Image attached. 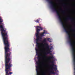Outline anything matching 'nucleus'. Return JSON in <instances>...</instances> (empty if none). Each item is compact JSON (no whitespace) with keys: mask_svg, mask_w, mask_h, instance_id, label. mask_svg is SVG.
<instances>
[{"mask_svg":"<svg viewBox=\"0 0 75 75\" xmlns=\"http://www.w3.org/2000/svg\"><path fill=\"white\" fill-rule=\"evenodd\" d=\"M49 2L50 4L51 5V7L54 11H55L56 13L57 14V15L58 16V18L61 22L62 23V24L63 26V27H64L65 26L64 23V22L62 21V19L61 18V15L59 14V12L56 9V8H55V5H54V2L53 1V0H47Z\"/></svg>","mask_w":75,"mask_h":75,"instance_id":"nucleus-1","label":"nucleus"},{"mask_svg":"<svg viewBox=\"0 0 75 75\" xmlns=\"http://www.w3.org/2000/svg\"><path fill=\"white\" fill-rule=\"evenodd\" d=\"M49 2L50 4L51 5V7L54 11H55L56 13L57 14V15L58 16V18L61 22L62 23V24L63 26V27H64L65 26L64 23V22L62 21V19L61 18V15L59 14V12L56 9V8H55V5H54V2L53 1V0H47Z\"/></svg>","mask_w":75,"mask_h":75,"instance_id":"nucleus-2","label":"nucleus"},{"mask_svg":"<svg viewBox=\"0 0 75 75\" xmlns=\"http://www.w3.org/2000/svg\"><path fill=\"white\" fill-rule=\"evenodd\" d=\"M47 40H46V38H45L42 41V42L43 43H45V46H46V50L47 51V52H46L45 53V54H46L47 55V54H50L51 52V49H52V47L51 46V47L50 48V46L48 45V44L47 43H46V42Z\"/></svg>","mask_w":75,"mask_h":75,"instance_id":"nucleus-3","label":"nucleus"},{"mask_svg":"<svg viewBox=\"0 0 75 75\" xmlns=\"http://www.w3.org/2000/svg\"><path fill=\"white\" fill-rule=\"evenodd\" d=\"M50 62L52 63V64L50 66L52 67L50 68V69L52 70V71H50V73L52 74H55V72H54V69L55 71H56L57 70V67L56 65H55L54 64V61H50Z\"/></svg>","mask_w":75,"mask_h":75,"instance_id":"nucleus-4","label":"nucleus"},{"mask_svg":"<svg viewBox=\"0 0 75 75\" xmlns=\"http://www.w3.org/2000/svg\"><path fill=\"white\" fill-rule=\"evenodd\" d=\"M68 35V38L69 39V42H70V44L72 47V50L74 51V42H72V38H71V35H70L69 34Z\"/></svg>","mask_w":75,"mask_h":75,"instance_id":"nucleus-5","label":"nucleus"},{"mask_svg":"<svg viewBox=\"0 0 75 75\" xmlns=\"http://www.w3.org/2000/svg\"><path fill=\"white\" fill-rule=\"evenodd\" d=\"M41 57H38V61L36 62V64L37 65H38V66H37V67H38V69H39V68H40V66H39L40 63L39 62H40V59H41Z\"/></svg>","mask_w":75,"mask_h":75,"instance_id":"nucleus-6","label":"nucleus"},{"mask_svg":"<svg viewBox=\"0 0 75 75\" xmlns=\"http://www.w3.org/2000/svg\"><path fill=\"white\" fill-rule=\"evenodd\" d=\"M39 40H40V39H36V47H37L38 48H39V45H40V43L38 42Z\"/></svg>","mask_w":75,"mask_h":75,"instance_id":"nucleus-7","label":"nucleus"},{"mask_svg":"<svg viewBox=\"0 0 75 75\" xmlns=\"http://www.w3.org/2000/svg\"><path fill=\"white\" fill-rule=\"evenodd\" d=\"M73 51V58H74V61L75 64V49H74V50H72Z\"/></svg>","mask_w":75,"mask_h":75,"instance_id":"nucleus-8","label":"nucleus"},{"mask_svg":"<svg viewBox=\"0 0 75 75\" xmlns=\"http://www.w3.org/2000/svg\"><path fill=\"white\" fill-rule=\"evenodd\" d=\"M39 66H36V70L37 71V75H40V73H39V69H38Z\"/></svg>","mask_w":75,"mask_h":75,"instance_id":"nucleus-9","label":"nucleus"},{"mask_svg":"<svg viewBox=\"0 0 75 75\" xmlns=\"http://www.w3.org/2000/svg\"><path fill=\"white\" fill-rule=\"evenodd\" d=\"M65 26H64L63 27V28L64 29L66 32L67 34H68V35H69V31H68V29L66 28Z\"/></svg>","mask_w":75,"mask_h":75,"instance_id":"nucleus-10","label":"nucleus"},{"mask_svg":"<svg viewBox=\"0 0 75 75\" xmlns=\"http://www.w3.org/2000/svg\"><path fill=\"white\" fill-rule=\"evenodd\" d=\"M66 21H67V20H71V21H72L74 20V19L71 18V17H68L67 18L65 19Z\"/></svg>","mask_w":75,"mask_h":75,"instance_id":"nucleus-11","label":"nucleus"},{"mask_svg":"<svg viewBox=\"0 0 75 75\" xmlns=\"http://www.w3.org/2000/svg\"><path fill=\"white\" fill-rule=\"evenodd\" d=\"M50 55H52V56L49 57L48 58V59H54V57L52 56V54H50Z\"/></svg>","mask_w":75,"mask_h":75,"instance_id":"nucleus-12","label":"nucleus"},{"mask_svg":"<svg viewBox=\"0 0 75 75\" xmlns=\"http://www.w3.org/2000/svg\"><path fill=\"white\" fill-rule=\"evenodd\" d=\"M44 32L40 34V36H44V34H47V33H46L45 32V30H44Z\"/></svg>","mask_w":75,"mask_h":75,"instance_id":"nucleus-13","label":"nucleus"},{"mask_svg":"<svg viewBox=\"0 0 75 75\" xmlns=\"http://www.w3.org/2000/svg\"><path fill=\"white\" fill-rule=\"evenodd\" d=\"M35 50L36 51V54H38V52H39V49L36 48H35Z\"/></svg>","mask_w":75,"mask_h":75,"instance_id":"nucleus-14","label":"nucleus"},{"mask_svg":"<svg viewBox=\"0 0 75 75\" xmlns=\"http://www.w3.org/2000/svg\"><path fill=\"white\" fill-rule=\"evenodd\" d=\"M37 28H36V32L37 33H39V32L40 31V29H38L39 28H38V27L37 26Z\"/></svg>","mask_w":75,"mask_h":75,"instance_id":"nucleus-15","label":"nucleus"},{"mask_svg":"<svg viewBox=\"0 0 75 75\" xmlns=\"http://www.w3.org/2000/svg\"><path fill=\"white\" fill-rule=\"evenodd\" d=\"M40 21V18L37 19L36 21L35 20V22L37 23H39Z\"/></svg>","mask_w":75,"mask_h":75,"instance_id":"nucleus-16","label":"nucleus"},{"mask_svg":"<svg viewBox=\"0 0 75 75\" xmlns=\"http://www.w3.org/2000/svg\"><path fill=\"white\" fill-rule=\"evenodd\" d=\"M36 37H37V39H38L39 40H40V39H42V38H41V37H40L39 36H36Z\"/></svg>","mask_w":75,"mask_h":75,"instance_id":"nucleus-17","label":"nucleus"},{"mask_svg":"<svg viewBox=\"0 0 75 75\" xmlns=\"http://www.w3.org/2000/svg\"><path fill=\"white\" fill-rule=\"evenodd\" d=\"M37 27H38V28H40V30H42V27L39 26Z\"/></svg>","mask_w":75,"mask_h":75,"instance_id":"nucleus-18","label":"nucleus"},{"mask_svg":"<svg viewBox=\"0 0 75 75\" xmlns=\"http://www.w3.org/2000/svg\"><path fill=\"white\" fill-rule=\"evenodd\" d=\"M39 36V33L37 32V33L36 34V37H37L38 36Z\"/></svg>","mask_w":75,"mask_h":75,"instance_id":"nucleus-19","label":"nucleus"},{"mask_svg":"<svg viewBox=\"0 0 75 75\" xmlns=\"http://www.w3.org/2000/svg\"><path fill=\"white\" fill-rule=\"evenodd\" d=\"M47 41H49V42H51V40L50 39V38L47 39Z\"/></svg>","mask_w":75,"mask_h":75,"instance_id":"nucleus-20","label":"nucleus"},{"mask_svg":"<svg viewBox=\"0 0 75 75\" xmlns=\"http://www.w3.org/2000/svg\"><path fill=\"white\" fill-rule=\"evenodd\" d=\"M62 13H63V14H64L65 13V11H61Z\"/></svg>","mask_w":75,"mask_h":75,"instance_id":"nucleus-21","label":"nucleus"},{"mask_svg":"<svg viewBox=\"0 0 75 75\" xmlns=\"http://www.w3.org/2000/svg\"><path fill=\"white\" fill-rule=\"evenodd\" d=\"M71 31H73V32H75V30L74 29H72Z\"/></svg>","mask_w":75,"mask_h":75,"instance_id":"nucleus-22","label":"nucleus"},{"mask_svg":"<svg viewBox=\"0 0 75 75\" xmlns=\"http://www.w3.org/2000/svg\"><path fill=\"white\" fill-rule=\"evenodd\" d=\"M42 75H45V73L44 72L42 73Z\"/></svg>","mask_w":75,"mask_h":75,"instance_id":"nucleus-23","label":"nucleus"},{"mask_svg":"<svg viewBox=\"0 0 75 75\" xmlns=\"http://www.w3.org/2000/svg\"><path fill=\"white\" fill-rule=\"evenodd\" d=\"M44 58H46V57H47V56H43Z\"/></svg>","mask_w":75,"mask_h":75,"instance_id":"nucleus-24","label":"nucleus"},{"mask_svg":"<svg viewBox=\"0 0 75 75\" xmlns=\"http://www.w3.org/2000/svg\"><path fill=\"white\" fill-rule=\"evenodd\" d=\"M65 4H63V6H65Z\"/></svg>","mask_w":75,"mask_h":75,"instance_id":"nucleus-25","label":"nucleus"},{"mask_svg":"<svg viewBox=\"0 0 75 75\" xmlns=\"http://www.w3.org/2000/svg\"><path fill=\"white\" fill-rule=\"evenodd\" d=\"M62 1V0H60V1Z\"/></svg>","mask_w":75,"mask_h":75,"instance_id":"nucleus-26","label":"nucleus"},{"mask_svg":"<svg viewBox=\"0 0 75 75\" xmlns=\"http://www.w3.org/2000/svg\"><path fill=\"white\" fill-rule=\"evenodd\" d=\"M74 37H75V35H74Z\"/></svg>","mask_w":75,"mask_h":75,"instance_id":"nucleus-27","label":"nucleus"},{"mask_svg":"<svg viewBox=\"0 0 75 75\" xmlns=\"http://www.w3.org/2000/svg\"><path fill=\"white\" fill-rule=\"evenodd\" d=\"M41 55V54H40V55Z\"/></svg>","mask_w":75,"mask_h":75,"instance_id":"nucleus-28","label":"nucleus"},{"mask_svg":"<svg viewBox=\"0 0 75 75\" xmlns=\"http://www.w3.org/2000/svg\"><path fill=\"white\" fill-rule=\"evenodd\" d=\"M74 29H75V28H74Z\"/></svg>","mask_w":75,"mask_h":75,"instance_id":"nucleus-29","label":"nucleus"}]
</instances>
